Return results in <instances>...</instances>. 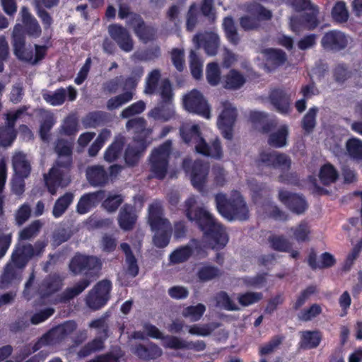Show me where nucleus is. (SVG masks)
<instances>
[{
    "label": "nucleus",
    "instance_id": "1",
    "mask_svg": "<svg viewBox=\"0 0 362 362\" xmlns=\"http://www.w3.org/2000/svg\"><path fill=\"white\" fill-rule=\"evenodd\" d=\"M194 197H189L185 202L186 216L191 221H194L204 232V238L213 249H220L226 246L228 241L227 234L211 214L204 209L196 208Z\"/></svg>",
    "mask_w": 362,
    "mask_h": 362
},
{
    "label": "nucleus",
    "instance_id": "2",
    "mask_svg": "<svg viewBox=\"0 0 362 362\" xmlns=\"http://www.w3.org/2000/svg\"><path fill=\"white\" fill-rule=\"evenodd\" d=\"M72 142L59 141L56 146V151L59 156L56 165L45 175L44 179L48 191L54 194L59 187H64L70 182L69 174L71 163Z\"/></svg>",
    "mask_w": 362,
    "mask_h": 362
},
{
    "label": "nucleus",
    "instance_id": "3",
    "mask_svg": "<svg viewBox=\"0 0 362 362\" xmlns=\"http://www.w3.org/2000/svg\"><path fill=\"white\" fill-rule=\"evenodd\" d=\"M128 130L133 129L139 135L138 139H134L129 145L125 151L124 158L127 164L129 165L136 163L147 146L151 140L148 139L151 130L146 129V121L144 118L138 117L129 120L126 124Z\"/></svg>",
    "mask_w": 362,
    "mask_h": 362
},
{
    "label": "nucleus",
    "instance_id": "4",
    "mask_svg": "<svg viewBox=\"0 0 362 362\" xmlns=\"http://www.w3.org/2000/svg\"><path fill=\"white\" fill-rule=\"evenodd\" d=\"M180 134L185 143H193L197 152L204 156L216 158H221L222 155L219 141L216 139L211 144H208L201 137L199 127L192 123H185L180 128Z\"/></svg>",
    "mask_w": 362,
    "mask_h": 362
},
{
    "label": "nucleus",
    "instance_id": "5",
    "mask_svg": "<svg viewBox=\"0 0 362 362\" xmlns=\"http://www.w3.org/2000/svg\"><path fill=\"white\" fill-rule=\"evenodd\" d=\"M13 52L16 57L21 60L35 64L42 60L47 52V47L44 45H35V52L31 48H27L25 45L23 26L16 24L13 31Z\"/></svg>",
    "mask_w": 362,
    "mask_h": 362
},
{
    "label": "nucleus",
    "instance_id": "6",
    "mask_svg": "<svg viewBox=\"0 0 362 362\" xmlns=\"http://www.w3.org/2000/svg\"><path fill=\"white\" fill-rule=\"evenodd\" d=\"M148 223L155 233L153 243L158 247H165L171 233L170 223L163 217L161 205L153 203L148 209Z\"/></svg>",
    "mask_w": 362,
    "mask_h": 362
},
{
    "label": "nucleus",
    "instance_id": "7",
    "mask_svg": "<svg viewBox=\"0 0 362 362\" xmlns=\"http://www.w3.org/2000/svg\"><path fill=\"white\" fill-rule=\"evenodd\" d=\"M216 202L220 214L228 221L245 220L247 218V209L238 192H233L230 199L223 194H218L216 196Z\"/></svg>",
    "mask_w": 362,
    "mask_h": 362
},
{
    "label": "nucleus",
    "instance_id": "8",
    "mask_svg": "<svg viewBox=\"0 0 362 362\" xmlns=\"http://www.w3.org/2000/svg\"><path fill=\"white\" fill-rule=\"evenodd\" d=\"M288 4L296 11L312 10L313 13L305 16H295L290 19L291 29L298 33L304 30H313L318 24L315 9L310 0H288Z\"/></svg>",
    "mask_w": 362,
    "mask_h": 362
},
{
    "label": "nucleus",
    "instance_id": "9",
    "mask_svg": "<svg viewBox=\"0 0 362 362\" xmlns=\"http://www.w3.org/2000/svg\"><path fill=\"white\" fill-rule=\"evenodd\" d=\"M158 93L161 97L162 103L152 109L148 116L155 120L168 121L173 117L175 113L173 105L171 103L173 95L171 85L168 81L165 80L160 82Z\"/></svg>",
    "mask_w": 362,
    "mask_h": 362
},
{
    "label": "nucleus",
    "instance_id": "10",
    "mask_svg": "<svg viewBox=\"0 0 362 362\" xmlns=\"http://www.w3.org/2000/svg\"><path fill=\"white\" fill-rule=\"evenodd\" d=\"M45 245L43 243H38L33 247L31 245H18L12 255V262L7 265L4 274V278H8L11 274V269L13 266L18 268H23L29 259L34 256L39 255Z\"/></svg>",
    "mask_w": 362,
    "mask_h": 362
},
{
    "label": "nucleus",
    "instance_id": "11",
    "mask_svg": "<svg viewBox=\"0 0 362 362\" xmlns=\"http://www.w3.org/2000/svg\"><path fill=\"white\" fill-rule=\"evenodd\" d=\"M170 150V141H166L153 150L150 158V170L152 177L163 179L165 176Z\"/></svg>",
    "mask_w": 362,
    "mask_h": 362
},
{
    "label": "nucleus",
    "instance_id": "12",
    "mask_svg": "<svg viewBox=\"0 0 362 362\" xmlns=\"http://www.w3.org/2000/svg\"><path fill=\"white\" fill-rule=\"evenodd\" d=\"M219 111L218 127L226 139H230L233 137V128L237 117V110L231 103L224 100L220 104Z\"/></svg>",
    "mask_w": 362,
    "mask_h": 362
},
{
    "label": "nucleus",
    "instance_id": "13",
    "mask_svg": "<svg viewBox=\"0 0 362 362\" xmlns=\"http://www.w3.org/2000/svg\"><path fill=\"white\" fill-rule=\"evenodd\" d=\"M245 11L247 13L240 18V26L245 30L255 29L259 25L260 21L268 20L272 17L270 11L257 3L245 6Z\"/></svg>",
    "mask_w": 362,
    "mask_h": 362
},
{
    "label": "nucleus",
    "instance_id": "14",
    "mask_svg": "<svg viewBox=\"0 0 362 362\" xmlns=\"http://www.w3.org/2000/svg\"><path fill=\"white\" fill-rule=\"evenodd\" d=\"M183 105L189 112L197 114L205 119L211 117L209 105L197 90H192L184 96Z\"/></svg>",
    "mask_w": 362,
    "mask_h": 362
},
{
    "label": "nucleus",
    "instance_id": "15",
    "mask_svg": "<svg viewBox=\"0 0 362 362\" xmlns=\"http://www.w3.org/2000/svg\"><path fill=\"white\" fill-rule=\"evenodd\" d=\"M110 288L111 284L109 281L99 282L86 297L87 306L92 310H98L104 306L109 299Z\"/></svg>",
    "mask_w": 362,
    "mask_h": 362
},
{
    "label": "nucleus",
    "instance_id": "16",
    "mask_svg": "<svg viewBox=\"0 0 362 362\" xmlns=\"http://www.w3.org/2000/svg\"><path fill=\"white\" fill-rule=\"evenodd\" d=\"M188 160L183 162L185 172L190 176L192 185L199 191H202L207 180L209 166L200 161L195 162L192 168H189Z\"/></svg>",
    "mask_w": 362,
    "mask_h": 362
},
{
    "label": "nucleus",
    "instance_id": "17",
    "mask_svg": "<svg viewBox=\"0 0 362 362\" xmlns=\"http://www.w3.org/2000/svg\"><path fill=\"white\" fill-rule=\"evenodd\" d=\"M260 165L282 170H287L291 166V160L284 154L276 151H264L259 155Z\"/></svg>",
    "mask_w": 362,
    "mask_h": 362
},
{
    "label": "nucleus",
    "instance_id": "18",
    "mask_svg": "<svg viewBox=\"0 0 362 362\" xmlns=\"http://www.w3.org/2000/svg\"><path fill=\"white\" fill-rule=\"evenodd\" d=\"M100 267L99 259L95 257L76 255L71 259L69 268L74 274L83 271L98 270Z\"/></svg>",
    "mask_w": 362,
    "mask_h": 362
},
{
    "label": "nucleus",
    "instance_id": "19",
    "mask_svg": "<svg viewBox=\"0 0 362 362\" xmlns=\"http://www.w3.org/2000/svg\"><path fill=\"white\" fill-rule=\"evenodd\" d=\"M22 110L11 112L6 114V126L0 128V145L8 146L11 144L16 138V133L13 129L16 120L21 117Z\"/></svg>",
    "mask_w": 362,
    "mask_h": 362
},
{
    "label": "nucleus",
    "instance_id": "20",
    "mask_svg": "<svg viewBox=\"0 0 362 362\" xmlns=\"http://www.w3.org/2000/svg\"><path fill=\"white\" fill-rule=\"evenodd\" d=\"M265 59L264 69L267 71H272L277 67L283 65L286 61V55L284 52L279 49H265L262 52Z\"/></svg>",
    "mask_w": 362,
    "mask_h": 362
},
{
    "label": "nucleus",
    "instance_id": "21",
    "mask_svg": "<svg viewBox=\"0 0 362 362\" xmlns=\"http://www.w3.org/2000/svg\"><path fill=\"white\" fill-rule=\"evenodd\" d=\"M193 43L197 48L203 46L207 54L214 55L216 54L218 47L219 37L214 32L206 33L195 35L193 38Z\"/></svg>",
    "mask_w": 362,
    "mask_h": 362
},
{
    "label": "nucleus",
    "instance_id": "22",
    "mask_svg": "<svg viewBox=\"0 0 362 362\" xmlns=\"http://www.w3.org/2000/svg\"><path fill=\"white\" fill-rule=\"evenodd\" d=\"M349 39L341 31L332 30L327 33L322 39V45L325 49L339 50L345 48L348 45Z\"/></svg>",
    "mask_w": 362,
    "mask_h": 362
},
{
    "label": "nucleus",
    "instance_id": "23",
    "mask_svg": "<svg viewBox=\"0 0 362 362\" xmlns=\"http://www.w3.org/2000/svg\"><path fill=\"white\" fill-rule=\"evenodd\" d=\"M108 31L123 51L128 52L133 49V42L126 29L117 25H112L109 26Z\"/></svg>",
    "mask_w": 362,
    "mask_h": 362
},
{
    "label": "nucleus",
    "instance_id": "24",
    "mask_svg": "<svg viewBox=\"0 0 362 362\" xmlns=\"http://www.w3.org/2000/svg\"><path fill=\"white\" fill-rule=\"evenodd\" d=\"M279 200L296 214L304 212L307 204L304 199L297 194H291L288 192L281 190L279 193Z\"/></svg>",
    "mask_w": 362,
    "mask_h": 362
},
{
    "label": "nucleus",
    "instance_id": "25",
    "mask_svg": "<svg viewBox=\"0 0 362 362\" xmlns=\"http://www.w3.org/2000/svg\"><path fill=\"white\" fill-rule=\"evenodd\" d=\"M136 219L137 215L133 206L126 204L120 209L118 223L122 230H131L136 223Z\"/></svg>",
    "mask_w": 362,
    "mask_h": 362
},
{
    "label": "nucleus",
    "instance_id": "26",
    "mask_svg": "<svg viewBox=\"0 0 362 362\" xmlns=\"http://www.w3.org/2000/svg\"><path fill=\"white\" fill-rule=\"evenodd\" d=\"M102 198V192H96L93 193L84 194L78 202V213H79L80 214H86L92 208L95 207L100 202Z\"/></svg>",
    "mask_w": 362,
    "mask_h": 362
},
{
    "label": "nucleus",
    "instance_id": "27",
    "mask_svg": "<svg viewBox=\"0 0 362 362\" xmlns=\"http://www.w3.org/2000/svg\"><path fill=\"white\" fill-rule=\"evenodd\" d=\"M86 177L88 182L93 186L103 185L107 181V174L100 166L89 167L86 170Z\"/></svg>",
    "mask_w": 362,
    "mask_h": 362
},
{
    "label": "nucleus",
    "instance_id": "28",
    "mask_svg": "<svg viewBox=\"0 0 362 362\" xmlns=\"http://www.w3.org/2000/svg\"><path fill=\"white\" fill-rule=\"evenodd\" d=\"M245 82V78L240 72L235 69L230 70L222 81L223 86L227 89H238Z\"/></svg>",
    "mask_w": 362,
    "mask_h": 362
},
{
    "label": "nucleus",
    "instance_id": "29",
    "mask_svg": "<svg viewBox=\"0 0 362 362\" xmlns=\"http://www.w3.org/2000/svg\"><path fill=\"white\" fill-rule=\"evenodd\" d=\"M13 168L15 175L19 177H28L30 172V166L27 161L25 155L17 153L13 158Z\"/></svg>",
    "mask_w": 362,
    "mask_h": 362
},
{
    "label": "nucleus",
    "instance_id": "30",
    "mask_svg": "<svg viewBox=\"0 0 362 362\" xmlns=\"http://www.w3.org/2000/svg\"><path fill=\"white\" fill-rule=\"evenodd\" d=\"M21 14L28 35L35 37H39L41 33V29L37 21L31 16L28 9L25 7L21 9Z\"/></svg>",
    "mask_w": 362,
    "mask_h": 362
},
{
    "label": "nucleus",
    "instance_id": "31",
    "mask_svg": "<svg viewBox=\"0 0 362 362\" xmlns=\"http://www.w3.org/2000/svg\"><path fill=\"white\" fill-rule=\"evenodd\" d=\"M144 331H137L134 332L131 338L135 339L144 340L148 337L160 339L162 338V332L154 325L146 323L143 326Z\"/></svg>",
    "mask_w": 362,
    "mask_h": 362
},
{
    "label": "nucleus",
    "instance_id": "32",
    "mask_svg": "<svg viewBox=\"0 0 362 362\" xmlns=\"http://www.w3.org/2000/svg\"><path fill=\"white\" fill-rule=\"evenodd\" d=\"M288 127L281 126L276 131L272 132L268 139L269 144L274 147L281 148L286 145L288 136Z\"/></svg>",
    "mask_w": 362,
    "mask_h": 362
},
{
    "label": "nucleus",
    "instance_id": "33",
    "mask_svg": "<svg viewBox=\"0 0 362 362\" xmlns=\"http://www.w3.org/2000/svg\"><path fill=\"white\" fill-rule=\"evenodd\" d=\"M124 144V137L118 136L115 138L114 142L106 150L104 158L107 162L115 161L121 153V150Z\"/></svg>",
    "mask_w": 362,
    "mask_h": 362
},
{
    "label": "nucleus",
    "instance_id": "34",
    "mask_svg": "<svg viewBox=\"0 0 362 362\" xmlns=\"http://www.w3.org/2000/svg\"><path fill=\"white\" fill-rule=\"evenodd\" d=\"M346 151L349 156L358 163H362V141L353 138L346 144Z\"/></svg>",
    "mask_w": 362,
    "mask_h": 362
},
{
    "label": "nucleus",
    "instance_id": "35",
    "mask_svg": "<svg viewBox=\"0 0 362 362\" xmlns=\"http://www.w3.org/2000/svg\"><path fill=\"white\" fill-rule=\"evenodd\" d=\"M74 199V194L72 193L68 192L64 195L59 198L54 206L53 208V216L55 218L60 217L67 209L69 206L71 204Z\"/></svg>",
    "mask_w": 362,
    "mask_h": 362
},
{
    "label": "nucleus",
    "instance_id": "36",
    "mask_svg": "<svg viewBox=\"0 0 362 362\" xmlns=\"http://www.w3.org/2000/svg\"><path fill=\"white\" fill-rule=\"evenodd\" d=\"M322 339L319 332L306 331L302 333L301 346L305 349H313L317 347Z\"/></svg>",
    "mask_w": 362,
    "mask_h": 362
},
{
    "label": "nucleus",
    "instance_id": "37",
    "mask_svg": "<svg viewBox=\"0 0 362 362\" xmlns=\"http://www.w3.org/2000/svg\"><path fill=\"white\" fill-rule=\"evenodd\" d=\"M319 177L324 185H329L336 181L338 173L332 165L326 163L321 167Z\"/></svg>",
    "mask_w": 362,
    "mask_h": 362
},
{
    "label": "nucleus",
    "instance_id": "38",
    "mask_svg": "<svg viewBox=\"0 0 362 362\" xmlns=\"http://www.w3.org/2000/svg\"><path fill=\"white\" fill-rule=\"evenodd\" d=\"M66 95V90L64 88H60L54 92L45 91L42 93L44 100L51 105L57 106L62 105Z\"/></svg>",
    "mask_w": 362,
    "mask_h": 362
},
{
    "label": "nucleus",
    "instance_id": "39",
    "mask_svg": "<svg viewBox=\"0 0 362 362\" xmlns=\"http://www.w3.org/2000/svg\"><path fill=\"white\" fill-rule=\"evenodd\" d=\"M121 249L126 255V262L127 264V274L132 277L136 276L138 274L139 268L136 264V259L131 252L129 245L127 243H122L121 244Z\"/></svg>",
    "mask_w": 362,
    "mask_h": 362
},
{
    "label": "nucleus",
    "instance_id": "40",
    "mask_svg": "<svg viewBox=\"0 0 362 362\" xmlns=\"http://www.w3.org/2000/svg\"><path fill=\"white\" fill-rule=\"evenodd\" d=\"M222 25L227 39L234 45L238 44L240 38L233 19L231 17H226Z\"/></svg>",
    "mask_w": 362,
    "mask_h": 362
},
{
    "label": "nucleus",
    "instance_id": "41",
    "mask_svg": "<svg viewBox=\"0 0 362 362\" xmlns=\"http://www.w3.org/2000/svg\"><path fill=\"white\" fill-rule=\"evenodd\" d=\"M75 324L71 322H66L62 327H57L56 329L49 332L48 334L45 335L40 340L35 344L34 351H37L42 347V345L47 344L49 343V339L54 338L57 334L66 331L67 328L74 329Z\"/></svg>",
    "mask_w": 362,
    "mask_h": 362
},
{
    "label": "nucleus",
    "instance_id": "42",
    "mask_svg": "<svg viewBox=\"0 0 362 362\" xmlns=\"http://www.w3.org/2000/svg\"><path fill=\"white\" fill-rule=\"evenodd\" d=\"M349 11L346 4L343 1H338L332 10V18L338 23H344L349 18Z\"/></svg>",
    "mask_w": 362,
    "mask_h": 362
},
{
    "label": "nucleus",
    "instance_id": "43",
    "mask_svg": "<svg viewBox=\"0 0 362 362\" xmlns=\"http://www.w3.org/2000/svg\"><path fill=\"white\" fill-rule=\"evenodd\" d=\"M205 310V306L199 303L197 305L186 308L183 310L182 315L185 317L189 318L191 321H197L202 317Z\"/></svg>",
    "mask_w": 362,
    "mask_h": 362
},
{
    "label": "nucleus",
    "instance_id": "44",
    "mask_svg": "<svg viewBox=\"0 0 362 362\" xmlns=\"http://www.w3.org/2000/svg\"><path fill=\"white\" fill-rule=\"evenodd\" d=\"M206 79L211 86H216L221 81V71L216 63H210L207 65Z\"/></svg>",
    "mask_w": 362,
    "mask_h": 362
},
{
    "label": "nucleus",
    "instance_id": "45",
    "mask_svg": "<svg viewBox=\"0 0 362 362\" xmlns=\"http://www.w3.org/2000/svg\"><path fill=\"white\" fill-rule=\"evenodd\" d=\"M133 92L127 91L124 93L110 99L107 106L109 110H114L119 107L122 105L128 103L133 98Z\"/></svg>",
    "mask_w": 362,
    "mask_h": 362
},
{
    "label": "nucleus",
    "instance_id": "46",
    "mask_svg": "<svg viewBox=\"0 0 362 362\" xmlns=\"http://www.w3.org/2000/svg\"><path fill=\"white\" fill-rule=\"evenodd\" d=\"M189 62L192 76L197 79L200 78L202 76L203 62L194 51L190 52Z\"/></svg>",
    "mask_w": 362,
    "mask_h": 362
},
{
    "label": "nucleus",
    "instance_id": "47",
    "mask_svg": "<svg viewBox=\"0 0 362 362\" xmlns=\"http://www.w3.org/2000/svg\"><path fill=\"white\" fill-rule=\"evenodd\" d=\"M90 284V281L83 279L74 286L66 289L64 294V300L71 299L82 293Z\"/></svg>",
    "mask_w": 362,
    "mask_h": 362
},
{
    "label": "nucleus",
    "instance_id": "48",
    "mask_svg": "<svg viewBox=\"0 0 362 362\" xmlns=\"http://www.w3.org/2000/svg\"><path fill=\"white\" fill-rule=\"evenodd\" d=\"M136 25L135 32L138 37L143 41L146 42L153 35V31L151 28L146 27L137 17H135Z\"/></svg>",
    "mask_w": 362,
    "mask_h": 362
},
{
    "label": "nucleus",
    "instance_id": "49",
    "mask_svg": "<svg viewBox=\"0 0 362 362\" xmlns=\"http://www.w3.org/2000/svg\"><path fill=\"white\" fill-rule=\"evenodd\" d=\"M217 306L228 310H238V307L224 292H221L216 297Z\"/></svg>",
    "mask_w": 362,
    "mask_h": 362
},
{
    "label": "nucleus",
    "instance_id": "50",
    "mask_svg": "<svg viewBox=\"0 0 362 362\" xmlns=\"http://www.w3.org/2000/svg\"><path fill=\"white\" fill-rule=\"evenodd\" d=\"M123 202L121 194H110L103 203V206L109 212L116 211L118 206Z\"/></svg>",
    "mask_w": 362,
    "mask_h": 362
},
{
    "label": "nucleus",
    "instance_id": "51",
    "mask_svg": "<svg viewBox=\"0 0 362 362\" xmlns=\"http://www.w3.org/2000/svg\"><path fill=\"white\" fill-rule=\"evenodd\" d=\"M43 115L45 120L41 124L40 133L42 139L45 141L48 137L47 133L54 124V119L53 115L49 112H43Z\"/></svg>",
    "mask_w": 362,
    "mask_h": 362
},
{
    "label": "nucleus",
    "instance_id": "52",
    "mask_svg": "<svg viewBox=\"0 0 362 362\" xmlns=\"http://www.w3.org/2000/svg\"><path fill=\"white\" fill-rule=\"evenodd\" d=\"M269 242L271 247L278 251L288 252L291 247V245L287 242L282 236L279 235H272Z\"/></svg>",
    "mask_w": 362,
    "mask_h": 362
},
{
    "label": "nucleus",
    "instance_id": "53",
    "mask_svg": "<svg viewBox=\"0 0 362 362\" xmlns=\"http://www.w3.org/2000/svg\"><path fill=\"white\" fill-rule=\"evenodd\" d=\"M78 127L77 118L74 115H70L64 120L62 131L64 134L71 135L78 132Z\"/></svg>",
    "mask_w": 362,
    "mask_h": 362
},
{
    "label": "nucleus",
    "instance_id": "54",
    "mask_svg": "<svg viewBox=\"0 0 362 362\" xmlns=\"http://www.w3.org/2000/svg\"><path fill=\"white\" fill-rule=\"evenodd\" d=\"M146 108V104L144 101L139 100L125 108L121 113L123 118H128L135 115L141 113Z\"/></svg>",
    "mask_w": 362,
    "mask_h": 362
},
{
    "label": "nucleus",
    "instance_id": "55",
    "mask_svg": "<svg viewBox=\"0 0 362 362\" xmlns=\"http://www.w3.org/2000/svg\"><path fill=\"white\" fill-rule=\"evenodd\" d=\"M160 76V74L158 70H153L148 74L146 79V86L144 90L145 93L152 94L156 92Z\"/></svg>",
    "mask_w": 362,
    "mask_h": 362
},
{
    "label": "nucleus",
    "instance_id": "56",
    "mask_svg": "<svg viewBox=\"0 0 362 362\" xmlns=\"http://www.w3.org/2000/svg\"><path fill=\"white\" fill-rule=\"evenodd\" d=\"M292 236L298 242L306 241L309 239V226L306 223H300L295 228H292Z\"/></svg>",
    "mask_w": 362,
    "mask_h": 362
},
{
    "label": "nucleus",
    "instance_id": "57",
    "mask_svg": "<svg viewBox=\"0 0 362 362\" xmlns=\"http://www.w3.org/2000/svg\"><path fill=\"white\" fill-rule=\"evenodd\" d=\"M192 254V250L186 246L174 251L170 255V261L173 263H180L185 261Z\"/></svg>",
    "mask_w": 362,
    "mask_h": 362
},
{
    "label": "nucleus",
    "instance_id": "58",
    "mask_svg": "<svg viewBox=\"0 0 362 362\" xmlns=\"http://www.w3.org/2000/svg\"><path fill=\"white\" fill-rule=\"evenodd\" d=\"M162 344L165 348L180 349L185 347V341L175 337L162 336Z\"/></svg>",
    "mask_w": 362,
    "mask_h": 362
},
{
    "label": "nucleus",
    "instance_id": "59",
    "mask_svg": "<svg viewBox=\"0 0 362 362\" xmlns=\"http://www.w3.org/2000/svg\"><path fill=\"white\" fill-rule=\"evenodd\" d=\"M219 271L211 266L205 265L203 266L199 271V278L202 281H209L219 275Z\"/></svg>",
    "mask_w": 362,
    "mask_h": 362
},
{
    "label": "nucleus",
    "instance_id": "60",
    "mask_svg": "<svg viewBox=\"0 0 362 362\" xmlns=\"http://www.w3.org/2000/svg\"><path fill=\"white\" fill-rule=\"evenodd\" d=\"M317 108L313 107L309 110L303 120V129L307 131H311L315 124V116L317 114Z\"/></svg>",
    "mask_w": 362,
    "mask_h": 362
},
{
    "label": "nucleus",
    "instance_id": "61",
    "mask_svg": "<svg viewBox=\"0 0 362 362\" xmlns=\"http://www.w3.org/2000/svg\"><path fill=\"white\" fill-rule=\"evenodd\" d=\"M42 224L40 221H35L28 228L21 232L20 237L22 240H28L35 235L41 228Z\"/></svg>",
    "mask_w": 362,
    "mask_h": 362
},
{
    "label": "nucleus",
    "instance_id": "62",
    "mask_svg": "<svg viewBox=\"0 0 362 362\" xmlns=\"http://www.w3.org/2000/svg\"><path fill=\"white\" fill-rule=\"evenodd\" d=\"M103 348V341L101 339H95L90 344L81 350L78 355L81 357H85L92 352L99 351Z\"/></svg>",
    "mask_w": 362,
    "mask_h": 362
},
{
    "label": "nucleus",
    "instance_id": "63",
    "mask_svg": "<svg viewBox=\"0 0 362 362\" xmlns=\"http://www.w3.org/2000/svg\"><path fill=\"white\" fill-rule=\"evenodd\" d=\"M262 298V295L258 293H247L241 295L238 298L239 303L243 306H247L257 302Z\"/></svg>",
    "mask_w": 362,
    "mask_h": 362
},
{
    "label": "nucleus",
    "instance_id": "64",
    "mask_svg": "<svg viewBox=\"0 0 362 362\" xmlns=\"http://www.w3.org/2000/svg\"><path fill=\"white\" fill-rule=\"evenodd\" d=\"M326 146L336 155H339L342 151V142L339 138L332 137L326 139Z\"/></svg>",
    "mask_w": 362,
    "mask_h": 362
}]
</instances>
